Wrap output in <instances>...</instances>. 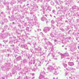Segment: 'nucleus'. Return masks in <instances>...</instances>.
<instances>
[{"mask_svg":"<svg viewBox=\"0 0 79 79\" xmlns=\"http://www.w3.org/2000/svg\"><path fill=\"white\" fill-rule=\"evenodd\" d=\"M27 5H29V4H27Z\"/></svg>","mask_w":79,"mask_h":79,"instance_id":"obj_25","label":"nucleus"},{"mask_svg":"<svg viewBox=\"0 0 79 79\" xmlns=\"http://www.w3.org/2000/svg\"><path fill=\"white\" fill-rule=\"evenodd\" d=\"M21 56H19L16 58L17 61H19V60H21Z\"/></svg>","mask_w":79,"mask_h":79,"instance_id":"obj_7","label":"nucleus"},{"mask_svg":"<svg viewBox=\"0 0 79 79\" xmlns=\"http://www.w3.org/2000/svg\"><path fill=\"white\" fill-rule=\"evenodd\" d=\"M56 41H57V40H54V41L55 42H56Z\"/></svg>","mask_w":79,"mask_h":79,"instance_id":"obj_14","label":"nucleus"},{"mask_svg":"<svg viewBox=\"0 0 79 79\" xmlns=\"http://www.w3.org/2000/svg\"><path fill=\"white\" fill-rule=\"evenodd\" d=\"M37 50H38V51H41V48H39L38 49L36 48Z\"/></svg>","mask_w":79,"mask_h":79,"instance_id":"obj_9","label":"nucleus"},{"mask_svg":"<svg viewBox=\"0 0 79 79\" xmlns=\"http://www.w3.org/2000/svg\"><path fill=\"white\" fill-rule=\"evenodd\" d=\"M50 15L51 16V17H52V15Z\"/></svg>","mask_w":79,"mask_h":79,"instance_id":"obj_23","label":"nucleus"},{"mask_svg":"<svg viewBox=\"0 0 79 79\" xmlns=\"http://www.w3.org/2000/svg\"><path fill=\"white\" fill-rule=\"evenodd\" d=\"M43 31L45 33H47L48 31H50V28L48 27H47L45 28Z\"/></svg>","mask_w":79,"mask_h":79,"instance_id":"obj_3","label":"nucleus"},{"mask_svg":"<svg viewBox=\"0 0 79 79\" xmlns=\"http://www.w3.org/2000/svg\"><path fill=\"white\" fill-rule=\"evenodd\" d=\"M45 18H41L42 21H45Z\"/></svg>","mask_w":79,"mask_h":79,"instance_id":"obj_12","label":"nucleus"},{"mask_svg":"<svg viewBox=\"0 0 79 79\" xmlns=\"http://www.w3.org/2000/svg\"><path fill=\"white\" fill-rule=\"evenodd\" d=\"M26 30L28 32H29L30 31H31V28H29V27H28L27 28V29H26Z\"/></svg>","mask_w":79,"mask_h":79,"instance_id":"obj_6","label":"nucleus"},{"mask_svg":"<svg viewBox=\"0 0 79 79\" xmlns=\"http://www.w3.org/2000/svg\"><path fill=\"white\" fill-rule=\"evenodd\" d=\"M14 23H15V22H13V23L14 24Z\"/></svg>","mask_w":79,"mask_h":79,"instance_id":"obj_22","label":"nucleus"},{"mask_svg":"<svg viewBox=\"0 0 79 79\" xmlns=\"http://www.w3.org/2000/svg\"><path fill=\"white\" fill-rule=\"evenodd\" d=\"M22 46H23V45H21V47H22Z\"/></svg>","mask_w":79,"mask_h":79,"instance_id":"obj_24","label":"nucleus"},{"mask_svg":"<svg viewBox=\"0 0 79 79\" xmlns=\"http://www.w3.org/2000/svg\"><path fill=\"white\" fill-rule=\"evenodd\" d=\"M53 79H55V77H53Z\"/></svg>","mask_w":79,"mask_h":79,"instance_id":"obj_21","label":"nucleus"},{"mask_svg":"<svg viewBox=\"0 0 79 79\" xmlns=\"http://www.w3.org/2000/svg\"><path fill=\"white\" fill-rule=\"evenodd\" d=\"M53 73L55 75H57V74L59 73V69H55V72Z\"/></svg>","mask_w":79,"mask_h":79,"instance_id":"obj_2","label":"nucleus"},{"mask_svg":"<svg viewBox=\"0 0 79 79\" xmlns=\"http://www.w3.org/2000/svg\"><path fill=\"white\" fill-rule=\"evenodd\" d=\"M77 8V7L75 6H73L72 7V9H73V10H74V9H76Z\"/></svg>","mask_w":79,"mask_h":79,"instance_id":"obj_10","label":"nucleus"},{"mask_svg":"<svg viewBox=\"0 0 79 79\" xmlns=\"http://www.w3.org/2000/svg\"><path fill=\"white\" fill-rule=\"evenodd\" d=\"M55 10H52V12L53 13H55Z\"/></svg>","mask_w":79,"mask_h":79,"instance_id":"obj_13","label":"nucleus"},{"mask_svg":"<svg viewBox=\"0 0 79 79\" xmlns=\"http://www.w3.org/2000/svg\"><path fill=\"white\" fill-rule=\"evenodd\" d=\"M34 75H35V74H34V73H33L32 74V76H34Z\"/></svg>","mask_w":79,"mask_h":79,"instance_id":"obj_15","label":"nucleus"},{"mask_svg":"<svg viewBox=\"0 0 79 79\" xmlns=\"http://www.w3.org/2000/svg\"><path fill=\"white\" fill-rule=\"evenodd\" d=\"M64 68H66V67H67V64H64Z\"/></svg>","mask_w":79,"mask_h":79,"instance_id":"obj_11","label":"nucleus"},{"mask_svg":"<svg viewBox=\"0 0 79 79\" xmlns=\"http://www.w3.org/2000/svg\"><path fill=\"white\" fill-rule=\"evenodd\" d=\"M68 64L70 66H74V64L73 62H69Z\"/></svg>","mask_w":79,"mask_h":79,"instance_id":"obj_5","label":"nucleus"},{"mask_svg":"<svg viewBox=\"0 0 79 79\" xmlns=\"http://www.w3.org/2000/svg\"><path fill=\"white\" fill-rule=\"evenodd\" d=\"M52 22H53V21H52Z\"/></svg>","mask_w":79,"mask_h":79,"instance_id":"obj_26","label":"nucleus"},{"mask_svg":"<svg viewBox=\"0 0 79 79\" xmlns=\"http://www.w3.org/2000/svg\"><path fill=\"white\" fill-rule=\"evenodd\" d=\"M78 49H79V46L78 47Z\"/></svg>","mask_w":79,"mask_h":79,"instance_id":"obj_20","label":"nucleus"},{"mask_svg":"<svg viewBox=\"0 0 79 79\" xmlns=\"http://www.w3.org/2000/svg\"><path fill=\"white\" fill-rule=\"evenodd\" d=\"M69 78H70V79H71V77H69Z\"/></svg>","mask_w":79,"mask_h":79,"instance_id":"obj_17","label":"nucleus"},{"mask_svg":"<svg viewBox=\"0 0 79 79\" xmlns=\"http://www.w3.org/2000/svg\"><path fill=\"white\" fill-rule=\"evenodd\" d=\"M41 75H44V74H45V71H43V72L41 73Z\"/></svg>","mask_w":79,"mask_h":79,"instance_id":"obj_8","label":"nucleus"},{"mask_svg":"<svg viewBox=\"0 0 79 79\" xmlns=\"http://www.w3.org/2000/svg\"><path fill=\"white\" fill-rule=\"evenodd\" d=\"M65 50H67V48H65Z\"/></svg>","mask_w":79,"mask_h":79,"instance_id":"obj_18","label":"nucleus"},{"mask_svg":"<svg viewBox=\"0 0 79 79\" xmlns=\"http://www.w3.org/2000/svg\"><path fill=\"white\" fill-rule=\"evenodd\" d=\"M43 69H44V70H45V68H43Z\"/></svg>","mask_w":79,"mask_h":79,"instance_id":"obj_16","label":"nucleus"},{"mask_svg":"<svg viewBox=\"0 0 79 79\" xmlns=\"http://www.w3.org/2000/svg\"><path fill=\"white\" fill-rule=\"evenodd\" d=\"M47 69L49 71H50L51 73H53L55 72V69H54V68L52 66H49Z\"/></svg>","mask_w":79,"mask_h":79,"instance_id":"obj_1","label":"nucleus"},{"mask_svg":"<svg viewBox=\"0 0 79 79\" xmlns=\"http://www.w3.org/2000/svg\"><path fill=\"white\" fill-rule=\"evenodd\" d=\"M69 56V54L68 53H66L63 54H61V58H64V56Z\"/></svg>","mask_w":79,"mask_h":79,"instance_id":"obj_4","label":"nucleus"},{"mask_svg":"<svg viewBox=\"0 0 79 79\" xmlns=\"http://www.w3.org/2000/svg\"><path fill=\"white\" fill-rule=\"evenodd\" d=\"M33 64H35V62H34V63H33Z\"/></svg>","mask_w":79,"mask_h":79,"instance_id":"obj_19","label":"nucleus"}]
</instances>
